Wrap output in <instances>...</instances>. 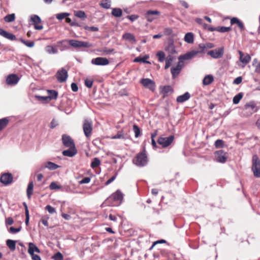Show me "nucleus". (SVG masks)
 I'll return each mask as SVG.
<instances>
[{
    "label": "nucleus",
    "mask_w": 260,
    "mask_h": 260,
    "mask_svg": "<svg viewBox=\"0 0 260 260\" xmlns=\"http://www.w3.org/2000/svg\"><path fill=\"white\" fill-rule=\"evenodd\" d=\"M62 141L63 145L66 147L75 146L73 140L69 136L63 135L62 136Z\"/></svg>",
    "instance_id": "nucleus-18"
},
{
    "label": "nucleus",
    "mask_w": 260,
    "mask_h": 260,
    "mask_svg": "<svg viewBox=\"0 0 260 260\" xmlns=\"http://www.w3.org/2000/svg\"><path fill=\"white\" fill-rule=\"evenodd\" d=\"M93 84V81L91 80L86 79L85 80V85L88 88H91Z\"/></svg>",
    "instance_id": "nucleus-60"
},
{
    "label": "nucleus",
    "mask_w": 260,
    "mask_h": 260,
    "mask_svg": "<svg viewBox=\"0 0 260 260\" xmlns=\"http://www.w3.org/2000/svg\"><path fill=\"white\" fill-rule=\"evenodd\" d=\"M69 41H67L66 40H62L58 41L57 44L58 45L61 44L62 45V48H60V51H63L64 50L68 49L69 47L67 44H64V43L68 42Z\"/></svg>",
    "instance_id": "nucleus-48"
},
{
    "label": "nucleus",
    "mask_w": 260,
    "mask_h": 260,
    "mask_svg": "<svg viewBox=\"0 0 260 260\" xmlns=\"http://www.w3.org/2000/svg\"><path fill=\"white\" fill-rule=\"evenodd\" d=\"M156 56L158 57V61L159 62H162L165 60V54L163 51H158L156 54Z\"/></svg>",
    "instance_id": "nucleus-45"
},
{
    "label": "nucleus",
    "mask_w": 260,
    "mask_h": 260,
    "mask_svg": "<svg viewBox=\"0 0 260 260\" xmlns=\"http://www.w3.org/2000/svg\"><path fill=\"white\" fill-rule=\"evenodd\" d=\"M9 120L8 118L5 117L0 119V131L3 130L9 123Z\"/></svg>",
    "instance_id": "nucleus-38"
},
{
    "label": "nucleus",
    "mask_w": 260,
    "mask_h": 260,
    "mask_svg": "<svg viewBox=\"0 0 260 260\" xmlns=\"http://www.w3.org/2000/svg\"><path fill=\"white\" fill-rule=\"evenodd\" d=\"M184 40L188 44H192L194 41V36L192 32H187L185 34Z\"/></svg>",
    "instance_id": "nucleus-28"
},
{
    "label": "nucleus",
    "mask_w": 260,
    "mask_h": 260,
    "mask_svg": "<svg viewBox=\"0 0 260 260\" xmlns=\"http://www.w3.org/2000/svg\"><path fill=\"white\" fill-rule=\"evenodd\" d=\"M69 44L74 48H90L93 45L88 42L80 41L76 40H70L68 41Z\"/></svg>",
    "instance_id": "nucleus-6"
},
{
    "label": "nucleus",
    "mask_w": 260,
    "mask_h": 260,
    "mask_svg": "<svg viewBox=\"0 0 260 260\" xmlns=\"http://www.w3.org/2000/svg\"><path fill=\"white\" fill-rule=\"evenodd\" d=\"M173 89L171 86L169 85L164 86L161 90V92L164 95H167L172 92Z\"/></svg>",
    "instance_id": "nucleus-36"
},
{
    "label": "nucleus",
    "mask_w": 260,
    "mask_h": 260,
    "mask_svg": "<svg viewBox=\"0 0 260 260\" xmlns=\"http://www.w3.org/2000/svg\"><path fill=\"white\" fill-rule=\"evenodd\" d=\"M165 50L170 54L177 53L175 47L172 42H170L168 44V46L165 47Z\"/></svg>",
    "instance_id": "nucleus-26"
},
{
    "label": "nucleus",
    "mask_w": 260,
    "mask_h": 260,
    "mask_svg": "<svg viewBox=\"0 0 260 260\" xmlns=\"http://www.w3.org/2000/svg\"><path fill=\"white\" fill-rule=\"evenodd\" d=\"M53 258L54 260H62L63 255L60 252H58L53 256Z\"/></svg>",
    "instance_id": "nucleus-56"
},
{
    "label": "nucleus",
    "mask_w": 260,
    "mask_h": 260,
    "mask_svg": "<svg viewBox=\"0 0 260 260\" xmlns=\"http://www.w3.org/2000/svg\"><path fill=\"white\" fill-rule=\"evenodd\" d=\"M199 48L201 49L200 50H197V51L199 52V53H202L204 52L205 49L206 48V46L204 44H200L199 45Z\"/></svg>",
    "instance_id": "nucleus-58"
},
{
    "label": "nucleus",
    "mask_w": 260,
    "mask_h": 260,
    "mask_svg": "<svg viewBox=\"0 0 260 260\" xmlns=\"http://www.w3.org/2000/svg\"><path fill=\"white\" fill-rule=\"evenodd\" d=\"M174 140V136L173 135L170 136L168 137H159L158 139V143L161 145L164 148L167 147L170 145Z\"/></svg>",
    "instance_id": "nucleus-7"
},
{
    "label": "nucleus",
    "mask_w": 260,
    "mask_h": 260,
    "mask_svg": "<svg viewBox=\"0 0 260 260\" xmlns=\"http://www.w3.org/2000/svg\"><path fill=\"white\" fill-rule=\"evenodd\" d=\"M56 76L59 82H64L67 80L68 77V72L64 68H61L60 70L57 71L56 74Z\"/></svg>",
    "instance_id": "nucleus-10"
},
{
    "label": "nucleus",
    "mask_w": 260,
    "mask_h": 260,
    "mask_svg": "<svg viewBox=\"0 0 260 260\" xmlns=\"http://www.w3.org/2000/svg\"><path fill=\"white\" fill-rule=\"evenodd\" d=\"M127 18L128 19H129L131 21H134L135 20H137L139 18V16H138V15H132L127 16Z\"/></svg>",
    "instance_id": "nucleus-62"
},
{
    "label": "nucleus",
    "mask_w": 260,
    "mask_h": 260,
    "mask_svg": "<svg viewBox=\"0 0 260 260\" xmlns=\"http://www.w3.org/2000/svg\"><path fill=\"white\" fill-rule=\"evenodd\" d=\"M34 184L32 182H30L27 186L26 190L27 197L30 199L33 193Z\"/></svg>",
    "instance_id": "nucleus-32"
},
{
    "label": "nucleus",
    "mask_w": 260,
    "mask_h": 260,
    "mask_svg": "<svg viewBox=\"0 0 260 260\" xmlns=\"http://www.w3.org/2000/svg\"><path fill=\"white\" fill-rule=\"evenodd\" d=\"M238 53L240 55L239 59L241 62L244 64L248 63L251 60V57L249 54H246V55L241 51H238Z\"/></svg>",
    "instance_id": "nucleus-22"
},
{
    "label": "nucleus",
    "mask_w": 260,
    "mask_h": 260,
    "mask_svg": "<svg viewBox=\"0 0 260 260\" xmlns=\"http://www.w3.org/2000/svg\"><path fill=\"white\" fill-rule=\"evenodd\" d=\"M111 13L115 17H120L122 15V11L120 8H113Z\"/></svg>",
    "instance_id": "nucleus-37"
},
{
    "label": "nucleus",
    "mask_w": 260,
    "mask_h": 260,
    "mask_svg": "<svg viewBox=\"0 0 260 260\" xmlns=\"http://www.w3.org/2000/svg\"><path fill=\"white\" fill-rule=\"evenodd\" d=\"M48 96L43 98L44 99L49 98L50 99H56L58 95V93L56 91L54 90H48Z\"/></svg>",
    "instance_id": "nucleus-31"
},
{
    "label": "nucleus",
    "mask_w": 260,
    "mask_h": 260,
    "mask_svg": "<svg viewBox=\"0 0 260 260\" xmlns=\"http://www.w3.org/2000/svg\"><path fill=\"white\" fill-rule=\"evenodd\" d=\"M133 131L135 133V137L138 138L141 134V129L136 124H134L133 125Z\"/></svg>",
    "instance_id": "nucleus-47"
},
{
    "label": "nucleus",
    "mask_w": 260,
    "mask_h": 260,
    "mask_svg": "<svg viewBox=\"0 0 260 260\" xmlns=\"http://www.w3.org/2000/svg\"><path fill=\"white\" fill-rule=\"evenodd\" d=\"M199 54V52L196 50H191L184 54V55H180L178 57V59L180 61H181L182 63H183V60H190L195 57Z\"/></svg>",
    "instance_id": "nucleus-9"
},
{
    "label": "nucleus",
    "mask_w": 260,
    "mask_h": 260,
    "mask_svg": "<svg viewBox=\"0 0 260 260\" xmlns=\"http://www.w3.org/2000/svg\"><path fill=\"white\" fill-rule=\"evenodd\" d=\"M148 162V158L145 150L138 153L133 159V164L139 167L146 166Z\"/></svg>",
    "instance_id": "nucleus-2"
},
{
    "label": "nucleus",
    "mask_w": 260,
    "mask_h": 260,
    "mask_svg": "<svg viewBox=\"0 0 260 260\" xmlns=\"http://www.w3.org/2000/svg\"><path fill=\"white\" fill-rule=\"evenodd\" d=\"M230 22L232 25L235 24H237V25L241 29V30H243L245 29L244 25L243 22L236 17L232 18L231 19Z\"/></svg>",
    "instance_id": "nucleus-25"
},
{
    "label": "nucleus",
    "mask_w": 260,
    "mask_h": 260,
    "mask_svg": "<svg viewBox=\"0 0 260 260\" xmlns=\"http://www.w3.org/2000/svg\"><path fill=\"white\" fill-rule=\"evenodd\" d=\"M184 64L179 60L177 66L175 67H172L171 69V72L173 78H175L180 73Z\"/></svg>",
    "instance_id": "nucleus-20"
},
{
    "label": "nucleus",
    "mask_w": 260,
    "mask_h": 260,
    "mask_svg": "<svg viewBox=\"0 0 260 260\" xmlns=\"http://www.w3.org/2000/svg\"><path fill=\"white\" fill-rule=\"evenodd\" d=\"M25 224H26V225H28V222H29V211H28V208H27V206H26V209H25Z\"/></svg>",
    "instance_id": "nucleus-57"
},
{
    "label": "nucleus",
    "mask_w": 260,
    "mask_h": 260,
    "mask_svg": "<svg viewBox=\"0 0 260 260\" xmlns=\"http://www.w3.org/2000/svg\"><path fill=\"white\" fill-rule=\"evenodd\" d=\"M123 199L122 193L119 190H117L113 193L105 201L104 203L108 206H117L116 202H120Z\"/></svg>",
    "instance_id": "nucleus-3"
},
{
    "label": "nucleus",
    "mask_w": 260,
    "mask_h": 260,
    "mask_svg": "<svg viewBox=\"0 0 260 260\" xmlns=\"http://www.w3.org/2000/svg\"><path fill=\"white\" fill-rule=\"evenodd\" d=\"M19 77L15 74L9 75L6 79V83L8 85H14L19 81Z\"/></svg>",
    "instance_id": "nucleus-19"
},
{
    "label": "nucleus",
    "mask_w": 260,
    "mask_h": 260,
    "mask_svg": "<svg viewBox=\"0 0 260 260\" xmlns=\"http://www.w3.org/2000/svg\"><path fill=\"white\" fill-rule=\"evenodd\" d=\"M100 5L103 8L108 9L111 7V1L110 0H102Z\"/></svg>",
    "instance_id": "nucleus-39"
},
{
    "label": "nucleus",
    "mask_w": 260,
    "mask_h": 260,
    "mask_svg": "<svg viewBox=\"0 0 260 260\" xmlns=\"http://www.w3.org/2000/svg\"><path fill=\"white\" fill-rule=\"evenodd\" d=\"M14 222L13 219L12 217H8L6 219V224L7 225H12Z\"/></svg>",
    "instance_id": "nucleus-61"
},
{
    "label": "nucleus",
    "mask_w": 260,
    "mask_h": 260,
    "mask_svg": "<svg viewBox=\"0 0 260 260\" xmlns=\"http://www.w3.org/2000/svg\"><path fill=\"white\" fill-rule=\"evenodd\" d=\"M90 181V178L89 177H85L80 181V184L88 183Z\"/></svg>",
    "instance_id": "nucleus-63"
},
{
    "label": "nucleus",
    "mask_w": 260,
    "mask_h": 260,
    "mask_svg": "<svg viewBox=\"0 0 260 260\" xmlns=\"http://www.w3.org/2000/svg\"><path fill=\"white\" fill-rule=\"evenodd\" d=\"M243 98V93L240 92L236 95L233 100V103L234 104H237L239 103L240 101Z\"/></svg>",
    "instance_id": "nucleus-42"
},
{
    "label": "nucleus",
    "mask_w": 260,
    "mask_h": 260,
    "mask_svg": "<svg viewBox=\"0 0 260 260\" xmlns=\"http://www.w3.org/2000/svg\"><path fill=\"white\" fill-rule=\"evenodd\" d=\"M15 18V14H11L7 15L4 17V20L7 22H11L14 21Z\"/></svg>",
    "instance_id": "nucleus-41"
},
{
    "label": "nucleus",
    "mask_w": 260,
    "mask_h": 260,
    "mask_svg": "<svg viewBox=\"0 0 260 260\" xmlns=\"http://www.w3.org/2000/svg\"><path fill=\"white\" fill-rule=\"evenodd\" d=\"M214 80V78L212 75H206L203 79V84L204 85H207L211 84Z\"/></svg>",
    "instance_id": "nucleus-30"
},
{
    "label": "nucleus",
    "mask_w": 260,
    "mask_h": 260,
    "mask_svg": "<svg viewBox=\"0 0 260 260\" xmlns=\"http://www.w3.org/2000/svg\"><path fill=\"white\" fill-rule=\"evenodd\" d=\"M13 176L10 173H4L0 178V181L5 185L10 184L13 181Z\"/></svg>",
    "instance_id": "nucleus-13"
},
{
    "label": "nucleus",
    "mask_w": 260,
    "mask_h": 260,
    "mask_svg": "<svg viewBox=\"0 0 260 260\" xmlns=\"http://www.w3.org/2000/svg\"><path fill=\"white\" fill-rule=\"evenodd\" d=\"M5 38L12 41L16 39L15 36L9 32H7Z\"/></svg>",
    "instance_id": "nucleus-59"
},
{
    "label": "nucleus",
    "mask_w": 260,
    "mask_h": 260,
    "mask_svg": "<svg viewBox=\"0 0 260 260\" xmlns=\"http://www.w3.org/2000/svg\"><path fill=\"white\" fill-rule=\"evenodd\" d=\"M215 146L216 148H222L224 145V142L223 140L218 139L215 142Z\"/></svg>",
    "instance_id": "nucleus-52"
},
{
    "label": "nucleus",
    "mask_w": 260,
    "mask_h": 260,
    "mask_svg": "<svg viewBox=\"0 0 260 260\" xmlns=\"http://www.w3.org/2000/svg\"><path fill=\"white\" fill-rule=\"evenodd\" d=\"M45 209L50 213L53 214L56 213V210L54 207L48 205L45 207Z\"/></svg>",
    "instance_id": "nucleus-54"
},
{
    "label": "nucleus",
    "mask_w": 260,
    "mask_h": 260,
    "mask_svg": "<svg viewBox=\"0 0 260 260\" xmlns=\"http://www.w3.org/2000/svg\"><path fill=\"white\" fill-rule=\"evenodd\" d=\"M122 39L132 43H135L136 42L134 35L129 32L124 34L122 35Z\"/></svg>",
    "instance_id": "nucleus-23"
},
{
    "label": "nucleus",
    "mask_w": 260,
    "mask_h": 260,
    "mask_svg": "<svg viewBox=\"0 0 260 260\" xmlns=\"http://www.w3.org/2000/svg\"><path fill=\"white\" fill-rule=\"evenodd\" d=\"M49 187L51 190H55L60 189L61 186L58 185L56 182H52L50 183Z\"/></svg>",
    "instance_id": "nucleus-53"
},
{
    "label": "nucleus",
    "mask_w": 260,
    "mask_h": 260,
    "mask_svg": "<svg viewBox=\"0 0 260 260\" xmlns=\"http://www.w3.org/2000/svg\"><path fill=\"white\" fill-rule=\"evenodd\" d=\"M84 133L87 138H89L92 131V123L91 120H85L83 125Z\"/></svg>",
    "instance_id": "nucleus-8"
},
{
    "label": "nucleus",
    "mask_w": 260,
    "mask_h": 260,
    "mask_svg": "<svg viewBox=\"0 0 260 260\" xmlns=\"http://www.w3.org/2000/svg\"><path fill=\"white\" fill-rule=\"evenodd\" d=\"M75 15L80 18L85 19L86 18V15L84 11H77L75 12Z\"/></svg>",
    "instance_id": "nucleus-46"
},
{
    "label": "nucleus",
    "mask_w": 260,
    "mask_h": 260,
    "mask_svg": "<svg viewBox=\"0 0 260 260\" xmlns=\"http://www.w3.org/2000/svg\"><path fill=\"white\" fill-rule=\"evenodd\" d=\"M20 41L22 43L29 48H32L35 45V43L33 41H25L22 39H20Z\"/></svg>",
    "instance_id": "nucleus-43"
},
{
    "label": "nucleus",
    "mask_w": 260,
    "mask_h": 260,
    "mask_svg": "<svg viewBox=\"0 0 260 260\" xmlns=\"http://www.w3.org/2000/svg\"><path fill=\"white\" fill-rule=\"evenodd\" d=\"M252 170L255 177H260V160L256 155L252 157Z\"/></svg>",
    "instance_id": "nucleus-5"
},
{
    "label": "nucleus",
    "mask_w": 260,
    "mask_h": 260,
    "mask_svg": "<svg viewBox=\"0 0 260 260\" xmlns=\"http://www.w3.org/2000/svg\"><path fill=\"white\" fill-rule=\"evenodd\" d=\"M140 83L146 88L153 91L155 90L154 82L149 78H143L140 81Z\"/></svg>",
    "instance_id": "nucleus-12"
},
{
    "label": "nucleus",
    "mask_w": 260,
    "mask_h": 260,
    "mask_svg": "<svg viewBox=\"0 0 260 260\" xmlns=\"http://www.w3.org/2000/svg\"><path fill=\"white\" fill-rule=\"evenodd\" d=\"M224 53V49L223 47L218 48L215 50H211L208 52V54L214 58H219L221 57Z\"/></svg>",
    "instance_id": "nucleus-14"
},
{
    "label": "nucleus",
    "mask_w": 260,
    "mask_h": 260,
    "mask_svg": "<svg viewBox=\"0 0 260 260\" xmlns=\"http://www.w3.org/2000/svg\"><path fill=\"white\" fill-rule=\"evenodd\" d=\"M160 14V12L157 10H149L145 14V18L149 22H152L156 19Z\"/></svg>",
    "instance_id": "nucleus-11"
},
{
    "label": "nucleus",
    "mask_w": 260,
    "mask_h": 260,
    "mask_svg": "<svg viewBox=\"0 0 260 260\" xmlns=\"http://www.w3.org/2000/svg\"><path fill=\"white\" fill-rule=\"evenodd\" d=\"M260 109V104L254 101L247 102L244 105L242 114L244 116L249 117L256 112Z\"/></svg>",
    "instance_id": "nucleus-1"
},
{
    "label": "nucleus",
    "mask_w": 260,
    "mask_h": 260,
    "mask_svg": "<svg viewBox=\"0 0 260 260\" xmlns=\"http://www.w3.org/2000/svg\"><path fill=\"white\" fill-rule=\"evenodd\" d=\"M149 58V56L145 55L143 57H137L134 59V61L135 62H143L145 63H150L147 59Z\"/></svg>",
    "instance_id": "nucleus-33"
},
{
    "label": "nucleus",
    "mask_w": 260,
    "mask_h": 260,
    "mask_svg": "<svg viewBox=\"0 0 260 260\" xmlns=\"http://www.w3.org/2000/svg\"><path fill=\"white\" fill-rule=\"evenodd\" d=\"M21 229V227H19L18 228H15L12 226L9 229V233H10L11 234H16V233L19 232V231H20Z\"/></svg>",
    "instance_id": "nucleus-55"
},
{
    "label": "nucleus",
    "mask_w": 260,
    "mask_h": 260,
    "mask_svg": "<svg viewBox=\"0 0 260 260\" xmlns=\"http://www.w3.org/2000/svg\"><path fill=\"white\" fill-rule=\"evenodd\" d=\"M91 63L96 66H106L109 63V61L106 58L98 57L92 59Z\"/></svg>",
    "instance_id": "nucleus-15"
},
{
    "label": "nucleus",
    "mask_w": 260,
    "mask_h": 260,
    "mask_svg": "<svg viewBox=\"0 0 260 260\" xmlns=\"http://www.w3.org/2000/svg\"><path fill=\"white\" fill-rule=\"evenodd\" d=\"M216 160L220 163H224L226 160V153L223 150H218L215 152Z\"/></svg>",
    "instance_id": "nucleus-16"
},
{
    "label": "nucleus",
    "mask_w": 260,
    "mask_h": 260,
    "mask_svg": "<svg viewBox=\"0 0 260 260\" xmlns=\"http://www.w3.org/2000/svg\"><path fill=\"white\" fill-rule=\"evenodd\" d=\"M99 51H101L104 54L108 55L112 53L114 51V49H108L106 47L103 48L102 50H99Z\"/></svg>",
    "instance_id": "nucleus-49"
},
{
    "label": "nucleus",
    "mask_w": 260,
    "mask_h": 260,
    "mask_svg": "<svg viewBox=\"0 0 260 260\" xmlns=\"http://www.w3.org/2000/svg\"><path fill=\"white\" fill-rule=\"evenodd\" d=\"M30 19L34 23L35 28L37 30H41L43 29V26L42 25H38L41 22L40 17L37 15H32L30 16Z\"/></svg>",
    "instance_id": "nucleus-17"
},
{
    "label": "nucleus",
    "mask_w": 260,
    "mask_h": 260,
    "mask_svg": "<svg viewBox=\"0 0 260 260\" xmlns=\"http://www.w3.org/2000/svg\"><path fill=\"white\" fill-rule=\"evenodd\" d=\"M242 81V78L241 77H238L235 78L233 81V83L235 84H239Z\"/></svg>",
    "instance_id": "nucleus-64"
},
{
    "label": "nucleus",
    "mask_w": 260,
    "mask_h": 260,
    "mask_svg": "<svg viewBox=\"0 0 260 260\" xmlns=\"http://www.w3.org/2000/svg\"><path fill=\"white\" fill-rule=\"evenodd\" d=\"M190 97L189 92H186L182 95H179L177 98L176 101L178 103H182L187 101Z\"/></svg>",
    "instance_id": "nucleus-24"
},
{
    "label": "nucleus",
    "mask_w": 260,
    "mask_h": 260,
    "mask_svg": "<svg viewBox=\"0 0 260 260\" xmlns=\"http://www.w3.org/2000/svg\"><path fill=\"white\" fill-rule=\"evenodd\" d=\"M231 30V28L230 27L221 26L217 27V31L221 32H228Z\"/></svg>",
    "instance_id": "nucleus-50"
},
{
    "label": "nucleus",
    "mask_w": 260,
    "mask_h": 260,
    "mask_svg": "<svg viewBox=\"0 0 260 260\" xmlns=\"http://www.w3.org/2000/svg\"><path fill=\"white\" fill-rule=\"evenodd\" d=\"M101 164V161L99 158L97 157L94 158L93 161L91 164V167L92 168H95L99 166Z\"/></svg>",
    "instance_id": "nucleus-44"
},
{
    "label": "nucleus",
    "mask_w": 260,
    "mask_h": 260,
    "mask_svg": "<svg viewBox=\"0 0 260 260\" xmlns=\"http://www.w3.org/2000/svg\"><path fill=\"white\" fill-rule=\"evenodd\" d=\"M45 51L49 54H54L58 53L57 49L51 45H47L45 48Z\"/></svg>",
    "instance_id": "nucleus-29"
},
{
    "label": "nucleus",
    "mask_w": 260,
    "mask_h": 260,
    "mask_svg": "<svg viewBox=\"0 0 260 260\" xmlns=\"http://www.w3.org/2000/svg\"><path fill=\"white\" fill-rule=\"evenodd\" d=\"M39 253L40 252V250L38 247L33 243L30 242L28 243V253L30 254L32 260H41V257L35 254V253Z\"/></svg>",
    "instance_id": "nucleus-4"
},
{
    "label": "nucleus",
    "mask_w": 260,
    "mask_h": 260,
    "mask_svg": "<svg viewBox=\"0 0 260 260\" xmlns=\"http://www.w3.org/2000/svg\"><path fill=\"white\" fill-rule=\"evenodd\" d=\"M7 246L12 251H14L16 249V242L14 240L8 239L6 241Z\"/></svg>",
    "instance_id": "nucleus-35"
},
{
    "label": "nucleus",
    "mask_w": 260,
    "mask_h": 260,
    "mask_svg": "<svg viewBox=\"0 0 260 260\" xmlns=\"http://www.w3.org/2000/svg\"><path fill=\"white\" fill-rule=\"evenodd\" d=\"M44 167L51 170H54L57 169L59 166L52 162L48 161L45 164Z\"/></svg>",
    "instance_id": "nucleus-34"
},
{
    "label": "nucleus",
    "mask_w": 260,
    "mask_h": 260,
    "mask_svg": "<svg viewBox=\"0 0 260 260\" xmlns=\"http://www.w3.org/2000/svg\"><path fill=\"white\" fill-rule=\"evenodd\" d=\"M69 149L62 151V154L64 156L72 157L75 155L77 153V150L75 146L68 147Z\"/></svg>",
    "instance_id": "nucleus-21"
},
{
    "label": "nucleus",
    "mask_w": 260,
    "mask_h": 260,
    "mask_svg": "<svg viewBox=\"0 0 260 260\" xmlns=\"http://www.w3.org/2000/svg\"><path fill=\"white\" fill-rule=\"evenodd\" d=\"M112 139H126V134L123 131H119L117 134L111 137Z\"/></svg>",
    "instance_id": "nucleus-27"
},
{
    "label": "nucleus",
    "mask_w": 260,
    "mask_h": 260,
    "mask_svg": "<svg viewBox=\"0 0 260 260\" xmlns=\"http://www.w3.org/2000/svg\"><path fill=\"white\" fill-rule=\"evenodd\" d=\"M70 15V14L68 13H61L56 14V17L58 20H62L67 16H68Z\"/></svg>",
    "instance_id": "nucleus-51"
},
{
    "label": "nucleus",
    "mask_w": 260,
    "mask_h": 260,
    "mask_svg": "<svg viewBox=\"0 0 260 260\" xmlns=\"http://www.w3.org/2000/svg\"><path fill=\"white\" fill-rule=\"evenodd\" d=\"M174 59V57L171 55H169L167 57V59L166 60V64L165 67V69H168L171 65L172 61Z\"/></svg>",
    "instance_id": "nucleus-40"
}]
</instances>
